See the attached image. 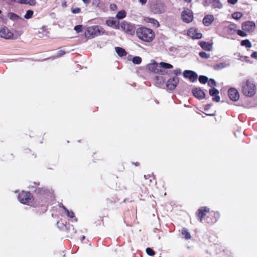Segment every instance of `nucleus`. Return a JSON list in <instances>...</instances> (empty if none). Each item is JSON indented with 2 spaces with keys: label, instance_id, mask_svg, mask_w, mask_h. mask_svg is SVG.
Wrapping results in <instances>:
<instances>
[{
  "label": "nucleus",
  "instance_id": "obj_1",
  "mask_svg": "<svg viewBox=\"0 0 257 257\" xmlns=\"http://www.w3.org/2000/svg\"><path fill=\"white\" fill-rule=\"evenodd\" d=\"M136 35L141 40L145 42H150L155 37V33L152 30L146 27H139L136 31Z\"/></svg>",
  "mask_w": 257,
  "mask_h": 257
},
{
  "label": "nucleus",
  "instance_id": "obj_2",
  "mask_svg": "<svg viewBox=\"0 0 257 257\" xmlns=\"http://www.w3.org/2000/svg\"><path fill=\"white\" fill-rule=\"evenodd\" d=\"M256 86L251 80H246L241 84V92L246 97H251L256 93Z\"/></svg>",
  "mask_w": 257,
  "mask_h": 257
},
{
  "label": "nucleus",
  "instance_id": "obj_3",
  "mask_svg": "<svg viewBox=\"0 0 257 257\" xmlns=\"http://www.w3.org/2000/svg\"><path fill=\"white\" fill-rule=\"evenodd\" d=\"M105 33L104 29L98 25L92 26L87 28L85 32V36L88 39H92Z\"/></svg>",
  "mask_w": 257,
  "mask_h": 257
},
{
  "label": "nucleus",
  "instance_id": "obj_4",
  "mask_svg": "<svg viewBox=\"0 0 257 257\" xmlns=\"http://www.w3.org/2000/svg\"><path fill=\"white\" fill-rule=\"evenodd\" d=\"M208 85L209 86L212 88L209 90V94L211 96L213 97L212 98L213 101L218 102L220 101V98L219 96H218V90L214 88L216 86L215 81L213 79H210L208 81Z\"/></svg>",
  "mask_w": 257,
  "mask_h": 257
},
{
  "label": "nucleus",
  "instance_id": "obj_5",
  "mask_svg": "<svg viewBox=\"0 0 257 257\" xmlns=\"http://www.w3.org/2000/svg\"><path fill=\"white\" fill-rule=\"evenodd\" d=\"M18 199L21 203L27 204L32 202L33 198L30 192L23 191L19 195Z\"/></svg>",
  "mask_w": 257,
  "mask_h": 257
},
{
  "label": "nucleus",
  "instance_id": "obj_6",
  "mask_svg": "<svg viewBox=\"0 0 257 257\" xmlns=\"http://www.w3.org/2000/svg\"><path fill=\"white\" fill-rule=\"evenodd\" d=\"M181 17L182 21L186 23H190L193 19V13L188 9L182 12Z\"/></svg>",
  "mask_w": 257,
  "mask_h": 257
},
{
  "label": "nucleus",
  "instance_id": "obj_7",
  "mask_svg": "<svg viewBox=\"0 0 257 257\" xmlns=\"http://www.w3.org/2000/svg\"><path fill=\"white\" fill-rule=\"evenodd\" d=\"M0 37L8 40L15 39L13 33L5 26L0 28Z\"/></svg>",
  "mask_w": 257,
  "mask_h": 257
},
{
  "label": "nucleus",
  "instance_id": "obj_8",
  "mask_svg": "<svg viewBox=\"0 0 257 257\" xmlns=\"http://www.w3.org/2000/svg\"><path fill=\"white\" fill-rule=\"evenodd\" d=\"M148 70L154 73L163 74L164 70L161 69L160 64H158L155 61L152 63L149 64L147 66Z\"/></svg>",
  "mask_w": 257,
  "mask_h": 257
},
{
  "label": "nucleus",
  "instance_id": "obj_9",
  "mask_svg": "<svg viewBox=\"0 0 257 257\" xmlns=\"http://www.w3.org/2000/svg\"><path fill=\"white\" fill-rule=\"evenodd\" d=\"M121 28L127 34L133 35L135 32V27L134 25L124 21L121 23Z\"/></svg>",
  "mask_w": 257,
  "mask_h": 257
},
{
  "label": "nucleus",
  "instance_id": "obj_10",
  "mask_svg": "<svg viewBox=\"0 0 257 257\" xmlns=\"http://www.w3.org/2000/svg\"><path fill=\"white\" fill-rule=\"evenodd\" d=\"M179 82L178 77L175 76L169 79L166 82V87L169 90H173L175 89Z\"/></svg>",
  "mask_w": 257,
  "mask_h": 257
},
{
  "label": "nucleus",
  "instance_id": "obj_11",
  "mask_svg": "<svg viewBox=\"0 0 257 257\" xmlns=\"http://www.w3.org/2000/svg\"><path fill=\"white\" fill-rule=\"evenodd\" d=\"M211 5L213 8L221 9L222 8V4L220 0H204V6L207 7Z\"/></svg>",
  "mask_w": 257,
  "mask_h": 257
},
{
  "label": "nucleus",
  "instance_id": "obj_12",
  "mask_svg": "<svg viewBox=\"0 0 257 257\" xmlns=\"http://www.w3.org/2000/svg\"><path fill=\"white\" fill-rule=\"evenodd\" d=\"M183 75L185 78H189L192 82L196 81L198 78L197 74L191 70H185L183 72Z\"/></svg>",
  "mask_w": 257,
  "mask_h": 257
},
{
  "label": "nucleus",
  "instance_id": "obj_13",
  "mask_svg": "<svg viewBox=\"0 0 257 257\" xmlns=\"http://www.w3.org/2000/svg\"><path fill=\"white\" fill-rule=\"evenodd\" d=\"M220 217V214L218 212L212 211L209 213V216L207 217L206 220L207 223H215Z\"/></svg>",
  "mask_w": 257,
  "mask_h": 257
},
{
  "label": "nucleus",
  "instance_id": "obj_14",
  "mask_svg": "<svg viewBox=\"0 0 257 257\" xmlns=\"http://www.w3.org/2000/svg\"><path fill=\"white\" fill-rule=\"evenodd\" d=\"M228 93L229 98L233 101H236L239 98V92L234 88L229 89Z\"/></svg>",
  "mask_w": 257,
  "mask_h": 257
},
{
  "label": "nucleus",
  "instance_id": "obj_15",
  "mask_svg": "<svg viewBox=\"0 0 257 257\" xmlns=\"http://www.w3.org/2000/svg\"><path fill=\"white\" fill-rule=\"evenodd\" d=\"M209 212V209L207 207H202L199 208L196 213L199 221L202 222L206 213Z\"/></svg>",
  "mask_w": 257,
  "mask_h": 257
},
{
  "label": "nucleus",
  "instance_id": "obj_16",
  "mask_svg": "<svg viewBox=\"0 0 257 257\" xmlns=\"http://www.w3.org/2000/svg\"><path fill=\"white\" fill-rule=\"evenodd\" d=\"M188 35L193 39H200L202 35L201 33L198 32V30L195 28H191L188 31Z\"/></svg>",
  "mask_w": 257,
  "mask_h": 257
},
{
  "label": "nucleus",
  "instance_id": "obj_17",
  "mask_svg": "<svg viewBox=\"0 0 257 257\" xmlns=\"http://www.w3.org/2000/svg\"><path fill=\"white\" fill-rule=\"evenodd\" d=\"M255 23L251 21H247L242 23V29L243 31L249 32L254 29Z\"/></svg>",
  "mask_w": 257,
  "mask_h": 257
},
{
  "label": "nucleus",
  "instance_id": "obj_18",
  "mask_svg": "<svg viewBox=\"0 0 257 257\" xmlns=\"http://www.w3.org/2000/svg\"><path fill=\"white\" fill-rule=\"evenodd\" d=\"M192 93L195 97L199 99H202L205 97L204 92L200 88H195L193 89Z\"/></svg>",
  "mask_w": 257,
  "mask_h": 257
},
{
  "label": "nucleus",
  "instance_id": "obj_19",
  "mask_svg": "<svg viewBox=\"0 0 257 257\" xmlns=\"http://www.w3.org/2000/svg\"><path fill=\"white\" fill-rule=\"evenodd\" d=\"M214 21V16L212 15H207L203 19V23L206 26L210 25Z\"/></svg>",
  "mask_w": 257,
  "mask_h": 257
},
{
  "label": "nucleus",
  "instance_id": "obj_20",
  "mask_svg": "<svg viewBox=\"0 0 257 257\" xmlns=\"http://www.w3.org/2000/svg\"><path fill=\"white\" fill-rule=\"evenodd\" d=\"M154 12L161 14L164 13L165 11L164 4L162 3L157 4L154 7Z\"/></svg>",
  "mask_w": 257,
  "mask_h": 257
},
{
  "label": "nucleus",
  "instance_id": "obj_21",
  "mask_svg": "<svg viewBox=\"0 0 257 257\" xmlns=\"http://www.w3.org/2000/svg\"><path fill=\"white\" fill-rule=\"evenodd\" d=\"M49 31L45 26H42L39 28L38 32L39 37L42 38L43 37L47 36L49 34Z\"/></svg>",
  "mask_w": 257,
  "mask_h": 257
},
{
  "label": "nucleus",
  "instance_id": "obj_22",
  "mask_svg": "<svg viewBox=\"0 0 257 257\" xmlns=\"http://www.w3.org/2000/svg\"><path fill=\"white\" fill-rule=\"evenodd\" d=\"M165 82V79L162 76H156L154 78V83L155 84L157 87H160Z\"/></svg>",
  "mask_w": 257,
  "mask_h": 257
},
{
  "label": "nucleus",
  "instance_id": "obj_23",
  "mask_svg": "<svg viewBox=\"0 0 257 257\" xmlns=\"http://www.w3.org/2000/svg\"><path fill=\"white\" fill-rule=\"evenodd\" d=\"M200 46L206 51H211L212 48V44L208 42L202 41L200 43Z\"/></svg>",
  "mask_w": 257,
  "mask_h": 257
},
{
  "label": "nucleus",
  "instance_id": "obj_24",
  "mask_svg": "<svg viewBox=\"0 0 257 257\" xmlns=\"http://www.w3.org/2000/svg\"><path fill=\"white\" fill-rule=\"evenodd\" d=\"M145 21L147 23H150L153 24V25L156 27L159 26V22L155 19L151 18L149 17H146L144 19Z\"/></svg>",
  "mask_w": 257,
  "mask_h": 257
},
{
  "label": "nucleus",
  "instance_id": "obj_25",
  "mask_svg": "<svg viewBox=\"0 0 257 257\" xmlns=\"http://www.w3.org/2000/svg\"><path fill=\"white\" fill-rule=\"evenodd\" d=\"M228 29L229 30V33L231 34H233L236 32H237V25L235 24H231L228 25Z\"/></svg>",
  "mask_w": 257,
  "mask_h": 257
},
{
  "label": "nucleus",
  "instance_id": "obj_26",
  "mask_svg": "<svg viewBox=\"0 0 257 257\" xmlns=\"http://www.w3.org/2000/svg\"><path fill=\"white\" fill-rule=\"evenodd\" d=\"M115 51H116V53L118 54V55L121 57L126 56L127 54L126 51L124 49H123L121 47H116Z\"/></svg>",
  "mask_w": 257,
  "mask_h": 257
},
{
  "label": "nucleus",
  "instance_id": "obj_27",
  "mask_svg": "<svg viewBox=\"0 0 257 257\" xmlns=\"http://www.w3.org/2000/svg\"><path fill=\"white\" fill-rule=\"evenodd\" d=\"M181 234L184 236V238L187 240L191 238L190 233L188 232L187 229L183 228L181 230Z\"/></svg>",
  "mask_w": 257,
  "mask_h": 257
},
{
  "label": "nucleus",
  "instance_id": "obj_28",
  "mask_svg": "<svg viewBox=\"0 0 257 257\" xmlns=\"http://www.w3.org/2000/svg\"><path fill=\"white\" fill-rule=\"evenodd\" d=\"M228 65L224 62L220 63L214 65L213 68L215 70H218L225 68Z\"/></svg>",
  "mask_w": 257,
  "mask_h": 257
},
{
  "label": "nucleus",
  "instance_id": "obj_29",
  "mask_svg": "<svg viewBox=\"0 0 257 257\" xmlns=\"http://www.w3.org/2000/svg\"><path fill=\"white\" fill-rule=\"evenodd\" d=\"M126 16V13L124 10H121V11H119L116 15V18L118 19H123Z\"/></svg>",
  "mask_w": 257,
  "mask_h": 257
},
{
  "label": "nucleus",
  "instance_id": "obj_30",
  "mask_svg": "<svg viewBox=\"0 0 257 257\" xmlns=\"http://www.w3.org/2000/svg\"><path fill=\"white\" fill-rule=\"evenodd\" d=\"M106 23L108 26H110V27H112L114 26H118L117 22L114 19L107 20L106 21Z\"/></svg>",
  "mask_w": 257,
  "mask_h": 257
},
{
  "label": "nucleus",
  "instance_id": "obj_31",
  "mask_svg": "<svg viewBox=\"0 0 257 257\" xmlns=\"http://www.w3.org/2000/svg\"><path fill=\"white\" fill-rule=\"evenodd\" d=\"M241 45L243 46H245L246 48H250L252 46L251 42L248 39L242 40L241 42Z\"/></svg>",
  "mask_w": 257,
  "mask_h": 257
},
{
  "label": "nucleus",
  "instance_id": "obj_32",
  "mask_svg": "<svg viewBox=\"0 0 257 257\" xmlns=\"http://www.w3.org/2000/svg\"><path fill=\"white\" fill-rule=\"evenodd\" d=\"M17 3L22 4H29L31 6H33L35 4V2L31 1L30 0H18Z\"/></svg>",
  "mask_w": 257,
  "mask_h": 257
},
{
  "label": "nucleus",
  "instance_id": "obj_33",
  "mask_svg": "<svg viewBox=\"0 0 257 257\" xmlns=\"http://www.w3.org/2000/svg\"><path fill=\"white\" fill-rule=\"evenodd\" d=\"M160 65L161 68L164 69H171L173 68V66L171 64L165 62H160Z\"/></svg>",
  "mask_w": 257,
  "mask_h": 257
},
{
  "label": "nucleus",
  "instance_id": "obj_34",
  "mask_svg": "<svg viewBox=\"0 0 257 257\" xmlns=\"http://www.w3.org/2000/svg\"><path fill=\"white\" fill-rule=\"evenodd\" d=\"M9 17L11 20L13 21L18 20L20 18L18 15L14 13H9Z\"/></svg>",
  "mask_w": 257,
  "mask_h": 257
},
{
  "label": "nucleus",
  "instance_id": "obj_35",
  "mask_svg": "<svg viewBox=\"0 0 257 257\" xmlns=\"http://www.w3.org/2000/svg\"><path fill=\"white\" fill-rule=\"evenodd\" d=\"M142 59L139 56H135L132 59V62L135 64H140L141 63Z\"/></svg>",
  "mask_w": 257,
  "mask_h": 257
},
{
  "label": "nucleus",
  "instance_id": "obj_36",
  "mask_svg": "<svg viewBox=\"0 0 257 257\" xmlns=\"http://www.w3.org/2000/svg\"><path fill=\"white\" fill-rule=\"evenodd\" d=\"M208 80V78L206 76L201 75L199 77V81L202 84H205Z\"/></svg>",
  "mask_w": 257,
  "mask_h": 257
},
{
  "label": "nucleus",
  "instance_id": "obj_37",
  "mask_svg": "<svg viewBox=\"0 0 257 257\" xmlns=\"http://www.w3.org/2000/svg\"><path fill=\"white\" fill-rule=\"evenodd\" d=\"M64 210L67 212V216L70 218L74 217V213L71 211H69L64 206H62Z\"/></svg>",
  "mask_w": 257,
  "mask_h": 257
},
{
  "label": "nucleus",
  "instance_id": "obj_38",
  "mask_svg": "<svg viewBox=\"0 0 257 257\" xmlns=\"http://www.w3.org/2000/svg\"><path fill=\"white\" fill-rule=\"evenodd\" d=\"M33 14V11L32 10H28L26 12V13L25 14V15H24V18L27 19H30L32 17Z\"/></svg>",
  "mask_w": 257,
  "mask_h": 257
},
{
  "label": "nucleus",
  "instance_id": "obj_39",
  "mask_svg": "<svg viewBox=\"0 0 257 257\" xmlns=\"http://www.w3.org/2000/svg\"><path fill=\"white\" fill-rule=\"evenodd\" d=\"M242 16V14L240 12H235L232 14V17L233 19L236 20H239Z\"/></svg>",
  "mask_w": 257,
  "mask_h": 257
},
{
  "label": "nucleus",
  "instance_id": "obj_40",
  "mask_svg": "<svg viewBox=\"0 0 257 257\" xmlns=\"http://www.w3.org/2000/svg\"><path fill=\"white\" fill-rule=\"evenodd\" d=\"M200 57L205 59H208L210 58V54L205 52H200L199 54Z\"/></svg>",
  "mask_w": 257,
  "mask_h": 257
},
{
  "label": "nucleus",
  "instance_id": "obj_41",
  "mask_svg": "<svg viewBox=\"0 0 257 257\" xmlns=\"http://www.w3.org/2000/svg\"><path fill=\"white\" fill-rule=\"evenodd\" d=\"M147 254L149 256H154L155 254L154 251L151 248H147L146 249Z\"/></svg>",
  "mask_w": 257,
  "mask_h": 257
},
{
  "label": "nucleus",
  "instance_id": "obj_42",
  "mask_svg": "<svg viewBox=\"0 0 257 257\" xmlns=\"http://www.w3.org/2000/svg\"><path fill=\"white\" fill-rule=\"evenodd\" d=\"M83 26L82 25H78L74 27V29L77 33L81 32L82 31Z\"/></svg>",
  "mask_w": 257,
  "mask_h": 257
},
{
  "label": "nucleus",
  "instance_id": "obj_43",
  "mask_svg": "<svg viewBox=\"0 0 257 257\" xmlns=\"http://www.w3.org/2000/svg\"><path fill=\"white\" fill-rule=\"evenodd\" d=\"M246 31L237 30V34L241 37H246L247 35V34L246 33Z\"/></svg>",
  "mask_w": 257,
  "mask_h": 257
},
{
  "label": "nucleus",
  "instance_id": "obj_44",
  "mask_svg": "<svg viewBox=\"0 0 257 257\" xmlns=\"http://www.w3.org/2000/svg\"><path fill=\"white\" fill-rule=\"evenodd\" d=\"M36 191H38L40 194L45 193L46 192L47 193V191L43 188H38Z\"/></svg>",
  "mask_w": 257,
  "mask_h": 257
},
{
  "label": "nucleus",
  "instance_id": "obj_45",
  "mask_svg": "<svg viewBox=\"0 0 257 257\" xmlns=\"http://www.w3.org/2000/svg\"><path fill=\"white\" fill-rule=\"evenodd\" d=\"M71 11L73 13L77 14L80 12V9L79 8H72Z\"/></svg>",
  "mask_w": 257,
  "mask_h": 257
},
{
  "label": "nucleus",
  "instance_id": "obj_46",
  "mask_svg": "<svg viewBox=\"0 0 257 257\" xmlns=\"http://www.w3.org/2000/svg\"><path fill=\"white\" fill-rule=\"evenodd\" d=\"M65 54V51L62 50H61L58 52L57 56V57H60V56H61L64 55Z\"/></svg>",
  "mask_w": 257,
  "mask_h": 257
},
{
  "label": "nucleus",
  "instance_id": "obj_47",
  "mask_svg": "<svg viewBox=\"0 0 257 257\" xmlns=\"http://www.w3.org/2000/svg\"><path fill=\"white\" fill-rule=\"evenodd\" d=\"M110 8L112 10H116L117 8V6L115 4H111L110 6Z\"/></svg>",
  "mask_w": 257,
  "mask_h": 257
},
{
  "label": "nucleus",
  "instance_id": "obj_48",
  "mask_svg": "<svg viewBox=\"0 0 257 257\" xmlns=\"http://www.w3.org/2000/svg\"><path fill=\"white\" fill-rule=\"evenodd\" d=\"M174 73L176 75H179L181 74V70L179 68L176 69L174 70Z\"/></svg>",
  "mask_w": 257,
  "mask_h": 257
},
{
  "label": "nucleus",
  "instance_id": "obj_49",
  "mask_svg": "<svg viewBox=\"0 0 257 257\" xmlns=\"http://www.w3.org/2000/svg\"><path fill=\"white\" fill-rule=\"evenodd\" d=\"M227 1L229 4L234 5L237 2L238 0H227Z\"/></svg>",
  "mask_w": 257,
  "mask_h": 257
},
{
  "label": "nucleus",
  "instance_id": "obj_50",
  "mask_svg": "<svg viewBox=\"0 0 257 257\" xmlns=\"http://www.w3.org/2000/svg\"><path fill=\"white\" fill-rule=\"evenodd\" d=\"M251 57L253 58L257 59V52H254L251 55Z\"/></svg>",
  "mask_w": 257,
  "mask_h": 257
},
{
  "label": "nucleus",
  "instance_id": "obj_51",
  "mask_svg": "<svg viewBox=\"0 0 257 257\" xmlns=\"http://www.w3.org/2000/svg\"><path fill=\"white\" fill-rule=\"evenodd\" d=\"M139 2L143 5L146 3L147 0H139Z\"/></svg>",
  "mask_w": 257,
  "mask_h": 257
},
{
  "label": "nucleus",
  "instance_id": "obj_52",
  "mask_svg": "<svg viewBox=\"0 0 257 257\" xmlns=\"http://www.w3.org/2000/svg\"><path fill=\"white\" fill-rule=\"evenodd\" d=\"M85 3L87 4L89 3V0H82Z\"/></svg>",
  "mask_w": 257,
  "mask_h": 257
},
{
  "label": "nucleus",
  "instance_id": "obj_53",
  "mask_svg": "<svg viewBox=\"0 0 257 257\" xmlns=\"http://www.w3.org/2000/svg\"><path fill=\"white\" fill-rule=\"evenodd\" d=\"M211 107V105H207L206 106V109H209L210 107Z\"/></svg>",
  "mask_w": 257,
  "mask_h": 257
},
{
  "label": "nucleus",
  "instance_id": "obj_54",
  "mask_svg": "<svg viewBox=\"0 0 257 257\" xmlns=\"http://www.w3.org/2000/svg\"><path fill=\"white\" fill-rule=\"evenodd\" d=\"M18 0H10L11 2H17Z\"/></svg>",
  "mask_w": 257,
  "mask_h": 257
},
{
  "label": "nucleus",
  "instance_id": "obj_55",
  "mask_svg": "<svg viewBox=\"0 0 257 257\" xmlns=\"http://www.w3.org/2000/svg\"><path fill=\"white\" fill-rule=\"evenodd\" d=\"M184 1L185 2H188V3H189L191 1V0H184Z\"/></svg>",
  "mask_w": 257,
  "mask_h": 257
},
{
  "label": "nucleus",
  "instance_id": "obj_56",
  "mask_svg": "<svg viewBox=\"0 0 257 257\" xmlns=\"http://www.w3.org/2000/svg\"><path fill=\"white\" fill-rule=\"evenodd\" d=\"M85 237L84 236H83L82 237V240H83L84 239H85Z\"/></svg>",
  "mask_w": 257,
  "mask_h": 257
},
{
  "label": "nucleus",
  "instance_id": "obj_57",
  "mask_svg": "<svg viewBox=\"0 0 257 257\" xmlns=\"http://www.w3.org/2000/svg\"><path fill=\"white\" fill-rule=\"evenodd\" d=\"M144 178H145V179H146V175H144Z\"/></svg>",
  "mask_w": 257,
  "mask_h": 257
},
{
  "label": "nucleus",
  "instance_id": "obj_58",
  "mask_svg": "<svg viewBox=\"0 0 257 257\" xmlns=\"http://www.w3.org/2000/svg\"><path fill=\"white\" fill-rule=\"evenodd\" d=\"M2 11L0 10V14L1 13Z\"/></svg>",
  "mask_w": 257,
  "mask_h": 257
}]
</instances>
